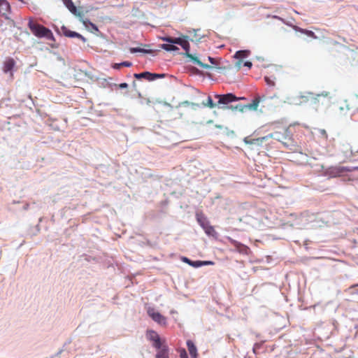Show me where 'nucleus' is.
<instances>
[{"mask_svg": "<svg viewBox=\"0 0 358 358\" xmlns=\"http://www.w3.org/2000/svg\"><path fill=\"white\" fill-rule=\"evenodd\" d=\"M355 99L357 102L358 103V94L355 95Z\"/></svg>", "mask_w": 358, "mask_h": 358, "instance_id": "c03bdc74", "label": "nucleus"}, {"mask_svg": "<svg viewBox=\"0 0 358 358\" xmlns=\"http://www.w3.org/2000/svg\"><path fill=\"white\" fill-rule=\"evenodd\" d=\"M127 87H128V85L126 83H122L119 85V87L121 89H124V88H127Z\"/></svg>", "mask_w": 358, "mask_h": 358, "instance_id": "58836bf2", "label": "nucleus"}, {"mask_svg": "<svg viewBox=\"0 0 358 358\" xmlns=\"http://www.w3.org/2000/svg\"><path fill=\"white\" fill-rule=\"evenodd\" d=\"M187 36L184 38H174V43L180 45L183 50H187L189 47V43L187 41Z\"/></svg>", "mask_w": 358, "mask_h": 358, "instance_id": "f8f14e48", "label": "nucleus"}, {"mask_svg": "<svg viewBox=\"0 0 358 358\" xmlns=\"http://www.w3.org/2000/svg\"><path fill=\"white\" fill-rule=\"evenodd\" d=\"M266 99V96L265 95L257 96L253 99L252 102L248 106V107L250 108L256 110L259 103L261 101H265Z\"/></svg>", "mask_w": 358, "mask_h": 358, "instance_id": "4468645a", "label": "nucleus"}, {"mask_svg": "<svg viewBox=\"0 0 358 358\" xmlns=\"http://www.w3.org/2000/svg\"><path fill=\"white\" fill-rule=\"evenodd\" d=\"M241 62H237L236 66H238L239 67L241 66Z\"/></svg>", "mask_w": 358, "mask_h": 358, "instance_id": "37998d69", "label": "nucleus"}, {"mask_svg": "<svg viewBox=\"0 0 358 358\" xmlns=\"http://www.w3.org/2000/svg\"><path fill=\"white\" fill-rule=\"evenodd\" d=\"M271 17L273 19H278V20L282 21V22H285L284 20L282 17H279V16H277V15H272L271 16L270 15H267V17Z\"/></svg>", "mask_w": 358, "mask_h": 358, "instance_id": "e433bc0d", "label": "nucleus"}, {"mask_svg": "<svg viewBox=\"0 0 358 358\" xmlns=\"http://www.w3.org/2000/svg\"><path fill=\"white\" fill-rule=\"evenodd\" d=\"M185 51V55L189 58V61L193 62L195 64L199 65V66L202 67L203 69H209L211 68V66L208 64H203L201 62L195 55L189 53V48H187V50H184Z\"/></svg>", "mask_w": 358, "mask_h": 358, "instance_id": "1a4fd4ad", "label": "nucleus"}, {"mask_svg": "<svg viewBox=\"0 0 358 358\" xmlns=\"http://www.w3.org/2000/svg\"><path fill=\"white\" fill-rule=\"evenodd\" d=\"M158 337H159V335L154 330H148L146 332V338L150 341H152Z\"/></svg>", "mask_w": 358, "mask_h": 358, "instance_id": "412c9836", "label": "nucleus"}, {"mask_svg": "<svg viewBox=\"0 0 358 358\" xmlns=\"http://www.w3.org/2000/svg\"><path fill=\"white\" fill-rule=\"evenodd\" d=\"M151 342L152 343V347H154L157 350L160 349V348H163L164 346L166 345L165 344H163V343L160 338V336L158 337L157 338L152 341Z\"/></svg>", "mask_w": 358, "mask_h": 358, "instance_id": "5701e85b", "label": "nucleus"}, {"mask_svg": "<svg viewBox=\"0 0 358 358\" xmlns=\"http://www.w3.org/2000/svg\"><path fill=\"white\" fill-rule=\"evenodd\" d=\"M180 358H188L187 353L185 349H181L180 350Z\"/></svg>", "mask_w": 358, "mask_h": 358, "instance_id": "473e14b6", "label": "nucleus"}, {"mask_svg": "<svg viewBox=\"0 0 358 358\" xmlns=\"http://www.w3.org/2000/svg\"><path fill=\"white\" fill-rule=\"evenodd\" d=\"M162 41L167 42L169 43H174V38L169 36H164L162 38Z\"/></svg>", "mask_w": 358, "mask_h": 358, "instance_id": "2f4dec72", "label": "nucleus"}, {"mask_svg": "<svg viewBox=\"0 0 358 358\" xmlns=\"http://www.w3.org/2000/svg\"><path fill=\"white\" fill-rule=\"evenodd\" d=\"M273 139L284 143V141L290 139L291 134L288 129H284L283 132L275 131L269 135Z\"/></svg>", "mask_w": 358, "mask_h": 358, "instance_id": "0eeeda50", "label": "nucleus"}, {"mask_svg": "<svg viewBox=\"0 0 358 358\" xmlns=\"http://www.w3.org/2000/svg\"><path fill=\"white\" fill-rule=\"evenodd\" d=\"M62 1L71 13L75 15H80V13H77V8L72 2V0H62Z\"/></svg>", "mask_w": 358, "mask_h": 358, "instance_id": "2eb2a0df", "label": "nucleus"}, {"mask_svg": "<svg viewBox=\"0 0 358 358\" xmlns=\"http://www.w3.org/2000/svg\"><path fill=\"white\" fill-rule=\"evenodd\" d=\"M28 27L31 33L38 38H45L48 40L55 41V37L51 30L44 26L34 22L32 20H29Z\"/></svg>", "mask_w": 358, "mask_h": 358, "instance_id": "f03ea898", "label": "nucleus"}, {"mask_svg": "<svg viewBox=\"0 0 358 358\" xmlns=\"http://www.w3.org/2000/svg\"><path fill=\"white\" fill-rule=\"evenodd\" d=\"M169 348L167 345L158 349V352L156 354V358H169Z\"/></svg>", "mask_w": 358, "mask_h": 358, "instance_id": "dca6fc26", "label": "nucleus"}, {"mask_svg": "<svg viewBox=\"0 0 358 358\" xmlns=\"http://www.w3.org/2000/svg\"><path fill=\"white\" fill-rule=\"evenodd\" d=\"M208 106L210 108H213L215 106V104L213 103V100H212L210 96L208 97Z\"/></svg>", "mask_w": 358, "mask_h": 358, "instance_id": "c9c22d12", "label": "nucleus"}, {"mask_svg": "<svg viewBox=\"0 0 358 358\" xmlns=\"http://www.w3.org/2000/svg\"><path fill=\"white\" fill-rule=\"evenodd\" d=\"M181 259L183 262L188 264L189 265L192 266L194 268H199V266H195L194 264L199 263V260L192 261L186 257H182Z\"/></svg>", "mask_w": 358, "mask_h": 358, "instance_id": "393cba45", "label": "nucleus"}, {"mask_svg": "<svg viewBox=\"0 0 358 358\" xmlns=\"http://www.w3.org/2000/svg\"><path fill=\"white\" fill-rule=\"evenodd\" d=\"M264 80L266 85L269 87H273L275 85V78H271L268 76H264Z\"/></svg>", "mask_w": 358, "mask_h": 358, "instance_id": "b1692460", "label": "nucleus"}, {"mask_svg": "<svg viewBox=\"0 0 358 358\" xmlns=\"http://www.w3.org/2000/svg\"><path fill=\"white\" fill-rule=\"evenodd\" d=\"M83 24L86 27H88V25L91 27V32L92 33H96V32H99V29L97 27V26L96 24H94V23L91 22L89 20H83Z\"/></svg>", "mask_w": 358, "mask_h": 358, "instance_id": "4be33fe9", "label": "nucleus"}, {"mask_svg": "<svg viewBox=\"0 0 358 358\" xmlns=\"http://www.w3.org/2000/svg\"><path fill=\"white\" fill-rule=\"evenodd\" d=\"M262 343H255L253 348H252V351L255 354V355H257L259 353V350L262 348Z\"/></svg>", "mask_w": 358, "mask_h": 358, "instance_id": "c756f323", "label": "nucleus"}, {"mask_svg": "<svg viewBox=\"0 0 358 358\" xmlns=\"http://www.w3.org/2000/svg\"><path fill=\"white\" fill-rule=\"evenodd\" d=\"M357 110H358V108H357Z\"/></svg>", "mask_w": 358, "mask_h": 358, "instance_id": "09e8293b", "label": "nucleus"}, {"mask_svg": "<svg viewBox=\"0 0 358 358\" xmlns=\"http://www.w3.org/2000/svg\"><path fill=\"white\" fill-rule=\"evenodd\" d=\"M215 263L212 261H200L199 263L194 264L195 266H199V267L203 266H208V265H213Z\"/></svg>", "mask_w": 358, "mask_h": 358, "instance_id": "c85d7f7f", "label": "nucleus"}, {"mask_svg": "<svg viewBox=\"0 0 358 358\" xmlns=\"http://www.w3.org/2000/svg\"><path fill=\"white\" fill-rule=\"evenodd\" d=\"M236 246H241L243 247V245L241 243H238L237 241H234Z\"/></svg>", "mask_w": 358, "mask_h": 358, "instance_id": "a19ab883", "label": "nucleus"}, {"mask_svg": "<svg viewBox=\"0 0 358 358\" xmlns=\"http://www.w3.org/2000/svg\"><path fill=\"white\" fill-rule=\"evenodd\" d=\"M345 104L344 106H341L339 107V110L341 111V113H344V114H345L350 109V106L348 103L347 101H345Z\"/></svg>", "mask_w": 358, "mask_h": 358, "instance_id": "cd10ccee", "label": "nucleus"}, {"mask_svg": "<svg viewBox=\"0 0 358 358\" xmlns=\"http://www.w3.org/2000/svg\"><path fill=\"white\" fill-rule=\"evenodd\" d=\"M345 169L344 166H330L324 170L323 175L329 178L340 177L344 175Z\"/></svg>", "mask_w": 358, "mask_h": 358, "instance_id": "20e7f679", "label": "nucleus"}, {"mask_svg": "<svg viewBox=\"0 0 358 358\" xmlns=\"http://www.w3.org/2000/svg\"><path fill=\"white\" fill-rule=\"evenodd\" d=\"M187 347L192 358H197V348L191 340L187 341Z\"/></svg>", "mask_w": 358, "mask_h": 358, "instance_id": "9b49d317", "label": "nucleus"}, {"mask_svg": "<svg viewBox=\"0 0 358 358\" xmlns=\"http://www.w3.org/2000/svg\"><path fill=\"white\" fill-rule=\"evenodd\" d=\"M196 217L198 223L204 230L206 235L208 236L216 237L217 233L214 227L210 224L207 217L202 213H196Z\"/></svg>", "mask_w": 358, "mask_h": 358, "instance_id": "7ed1b4c3", "label": "nucleus"}, {"mask_svg": "<svg viewBox=\"0 0 358 358\" xmlns=\"http://www.w3.org/2000/svg\"><path fill=\"white\" fill-rule=\"evenodd\" d=\"M294 29L297 31H299L302 34L307 35L309 37L313 38L315 39L317 38V36L315 34V33L310 30L302 29L299 27H295Z\"/></svg>", "mask_w": 358, "mask_h": 358, "instance_id": "a211bd4d", "label": "nucleus"}, {"mask_svg": "<svg viewBox=\"0 0 358 358\" xmlns=\"http://www.w3.org/2000/svg\"><path fill=\"white\" fill-rule=\"evenodd\" d=\"M357 178H358V175H357Z\"/></svg>", "mask_w": 358, "mask_h": 358, "instance_id": "de8ad7c7", "label": "nucleus"}, {"mask_svg": "<svg viewBox=\"0 0 358 358\" xmlns=\"http://www.w3.org/2000/svg\"><path fill=\"white\" fill-rule=\"evenodd\" d=\"M332 96L328 92H322L320 94H317L313 96V93L307 92L306 95H300L295 97H292L289 99V103L294 105H301L303 103H306L310 100L312 102L315 103L321 102L322 104H329L331 103Z\"/></svg>", "mask_w": 358, "mask_h": 358, "instance_id": "f257e3e1", "label": "nucleus"}, {"mask_svg": "<svg viewBox=\"0 0 358 358\" xmlns=\"http://www.w3.org/2000/svg\"><path fill=\"white\" fill-rule=\"evenodd\" d=\"M175 45L176 43H163L160 45V48L167 52L179 50V48Z\"/></svg>", "mask_w": 358, "mask_h": 358, "instance_id": "f3484780", "label": "nucleus"}, {"mask_svg": "<svg viewBox=\"0 0 358 358\" xmlns=\"http://www.w3.org/2000/svg\"><path fill=\"white\" fill-rule=\"evenodd\" d=\"M129 51L131 53L141 52L144 54H151L153 52V50L151 49H145L141 48H131Z\"/></svg>", "mask_w": 358, "mask_h": 358, "instance_id": "6ab92c4d", "label": "nucleus"}, {"mask_svg": "<svg viewBox=\"0 0 358 358\" xmlns=\"http://www.w3.org/2000/svg\"><path fill=\"white\" fill-rule=\"evenodd\" d=\"M249 54H250V51L247 50H238L236 52V53L234 55V57L236 59H242L248 57Z\"/></svg>", "mask_w": 358, "mask_h": 358, "instance_id": "aec40b11", "label": "nucleus"}, {"mask_svg": "<svg viewBox=\"0 0 358 358\" xmlns=\"http://www.w3.org/2000/svg\"><path fill=\"white\" fill-rule=\"evenodd\" d=\"M244 66H247V67H248V68H251V67H252V62H251L246 61V62H245V63H244Z\"/></svg>", "mask_w": 358, "mask_h": 358, "instance_id": "ea45409f", "label": "nucleus"}, {"mask_svg": "<svg viewBox=\"0 0 358 358\" xmlns=\"http://www.w3.org/2000/svg\"><path fill=\"white\" fill-rule=\"evenodd\" d=\"M208 59L210 62V64H216L215 59L213 57L209 56L208 57Z\"/></svg>", "mask_w": 358, "mask_h": 358, "instance_id": "4c0bfd02", "label": "nucleus"}, {"mask_svg": "<svg viewBox=\"0 0 358 358\" xmlns=\"http://www.w3.org/2000/svg\"><path fill=\"white\" fill-rule=\"evenodd\" d=\"M61 30L62 34L66 37L77 38L82 41L83 43H85L87 41V39L83 35L76 31L69 30L64 25L61 27Z\"/></svg>", "mask_w": 358, "mask_h": 358, "instance_id": "6e6552de", "label": "nucleus"}, {"mask_svg": "<svg viewBox=\"0 0 358 358\" xmlns=\"http://www.w3.org/2000/svg\"><path fill=\"white\" fill-rule=\"evenodd\" d=\"M152 73H150L149 71H144L140 73H134V77L138 80L140 79H145L148 81H152Z\"/></svg>", "mask_w": 358, "mask_h": 358, "instance_id": "ddd939ff", "label": "nucleus"}, {"mask_svg": "<svg viewBox=\"0 0 358 358\" xmlns=\"http://www.w3.org/2000/svg\"><path fill=\"white\" fill-rule=\"evenodd\" d=\"M234 108L238 109V106H236V107H234Z\"/></svg>", "mask_w": 358, "mask_h": 358, "instance_id": "49530a36", "label": "nucleus"}, {"mask_svg": "<svg viewBox=\"0 0 358 358\" xmlns=\"http://www.w3.org/2000/svg\"><path fill=\"white\" fill-rule=\"evenodd\" d=\"M27 207H28V205L27 204V205L24 207V209H27Z\"/></svg>", "mask_w": 358, "mask_h": 358, "instance_id": "a18cd8bd", "label": "nucleus"}, {"mask_svg": "<svg viewBox=\"0 0 358 358\" xmlns=\"http://www.w3.org/2000/svg\"><path fill=\"white\" fill-rule=\"evenodd\" d=\"M148 315L154 320L155 322L160 325L166 324V318L163 316L160 313L156 311L154 308L149 307L147 309Z\"/></svg>", "mask_w": 358, "mask_h": 358, "instance_id": "423d86ee", "label": "nucleus"}, {"mask_svg": "<svg viewBox=\"0 0 358 358\" xmlns=\"http://www.w3.org/2000/svg\"><path fill=\"white\" fill-rule=\"evenodd\" d=\"M15 65V62L13 58H6L3 62V71L5 73H10L12 75V70Z\"/></svg>", "mask_w": 358, "mask_h": 358, "instance_id": "9d476101", "label": "nucleus"}, {"mask_svg": "<svg viewBox=\"0 0 358 358\" xmlns=\"http://www.w3.org/2000/svg\"><path fill=\"white\" fill-rule=\"evenodd\" d=\"M132 66V63L128 61L122 62L121 63H117L113 65V68L118 69L120 66L130 67Z\"/></svg>", "mask_w": 358, "mask_h": 358, "instance_id": "a878e982", "label": "nucleus"}, {"mask_svg": "<svg viewBox=\"0 0 358 358\" xmlns=\"http://www.w3.org/2000/svg\"><path fill=\"white\" fill-rule=\"evenodd\" d=\"M0 8L8 11L10 9V6L7 0H0Z\"/></svg>", "mask_w": 358, "mask_h": 358, "instance_id": "bb28decb", "label": "nucleus"}, {"mask_svg": "<svg viewBox=\"0 0 358 358\" xmlns=\"http://www.w3.org/2000/svg\"><path fill=\"white\" fill-rule=\"evenodd\" d=\"M165 76L164 74H159V73H152V81L157 79V78H164Z\"/></svg>", "mask_w": 358, "mask_h": 358, "instance_id": "72a5a7b5", "label": "nucleus"}, {"mask_svg": "<svg viewBox=\"0 0 358 358\" xmlns=\"http://www.w3.org/2000/svg\"><path fill=\"white\" fill-rule=\"evenodd\" d=\"M215 98L217 99V105H227L239 99H245L244 97H236L232 93L216 94Z\"/></svg>", "mask_w": 358, "mask_h": 358, "instance_id": "39448f33", "label": "nucleus"}, {"mask_svg": "<svg viewBox=\"0 0 358 358\" xmlns=\"http://www.w3.org/2000/svg\"><path fill=\"white\" fill-rule=\"evenodd\" d=\"M276 96H276V94H274V95H273V96H270L269 98H270L271 99H272L275 98Z\"/></svg>", "mask_w": 358, "mask_h": 358, "instance_id": "79ce46f5", "label": "nucleus"}, {"mask_svg": "<svg viewBox=\"0 0 358 358\" xmlns=\"http://www.w3.org/2000/svg\"><path fill=\"white\" fill-rule=\"evenodd\" d=\"M198 31H199V29H192V32H194V36L196 37V41H200V39H201V37H202V36H198V35H197V33H196V32H197ZM189 33H191V32H192V31H189Z\"/></svg>", "mask_w": 358, "mask_h": 358, "instance_id": "f704fd0d", "label": "nucleus"}, {"mask_svg": "<svg viewBox=\"0 0 358 358\" xmlns=\"http://www.w3.org/2000/svg\"><path fill=\"white\" fill-rule=\"evenodd\" d=\"M345 173V172H354V171H358V166H344Z\"/></svg>", "mask_w": 358, "mask_h": 358, "instance_id": "7c9ffc66", "label": "nucleus"}]
</instances>
